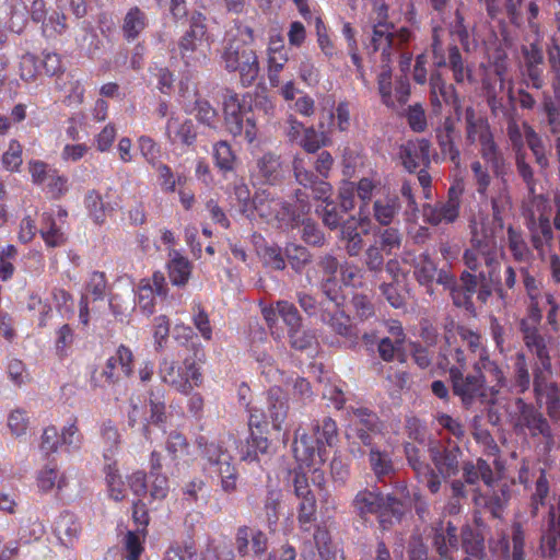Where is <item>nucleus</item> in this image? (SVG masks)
Segmentation results:
<instances>
[{
  "label": "nucleus",
  "mask_w": 560,
  "mask_h": 560,
  "mask_svg": "<svg viewBox=\"0 0 560 560\" xmlns=\"http://www.w3.org/2000/svg\"><path fill=\"white\" fill-rule=\"evenodd\" d=\"M215 166L223 173L233 172L237 162L236 155L226 141H219L213 145Z\"/></svg>",
  "instance_id": "bf43d9fd"
},
{
  "label": "nucleus",
  "mask_w": 560,
  "mask_h": 560,
  "mask_svg": "<svg viewBox=\"0 0 560 560\" xmlns=\"http://www.w3.org/2000/svg\"><path fill=\"white\" fill-rule=\"evenodd\" d=\"M210 45L207 18L200 11H194L189 18L188 28L178 38L174 52L185 67L196 69L209 60Z\"/></svg>",
  "instance_id": "39448f33"
},
{
  "label": "nucleus",
  "mask_w": 560,
  "mask_h": 560,
  "mask_svg": "<svg viewBox=\"0 0 560 560\" xmlns=\"http://www.w3.org/2000/svg\"><path fill=\"white\" fill-rule=\"evenodd\" d=\"M285 259L288 260L291 268L301 273L306 265L311 262V253L308 249L302 245H298L294 243H289L285 248Z\"/></svg>",
  "instance_id": "e2e57ef3"
},
{
  "label": "nucleus",
  "mask_w": 560,
  "mask_h": 560,
  "mask_svg": "<svg viewBox=\"0 0 560 560\" xmlns=\"http://www.w3.org/2000/svg\"><path fill=\"white\" fill-rule=\"evenodd\" d=\"M452 389L455 396L459 397L462 404L469 408L476 402L485 405H494L491 396L488 393V385L486 384V375L477 373L464 374L459 370L452 371L450 376Z\"/></svg>",
  "instance_id": "9d476101"
},
{
  "label": "nucleus",
  "mask_w": 560,
  "mask_h": 560,
  "mask_svg": "<svg viewBox=\"0 0 560 560\" xmlns=\"http://www.w3.org/2000/svg\"><path fill=\"white\" fill-rule=\"evenodd\" d=\"M527 350L535 357L533 363V376L553 370L550 347L551 337H547L540 328L527 327L520 329Z\"/></svg>",
  "instance_id": "2eb2a0df"
},
{
  "label": "nucleus",
  "mask_w": 560,
  "mask_h": 560,
  "mask_svg": "<svg viewBox=\"0 0 560 560\" xmlns=\"http://www.w3.org/2000/svg\"><path fill=\"white\" fill-rule=\"evenodd\" d=\"M252 207L259 218L278 229H293L299 223L300 215L294 207L267 190H260L254 195Z\"/></svg>",
  "instance_id": "0eeeda50"
},
{
  "label": "nucleus",
  "mask_w": 560,
  "mask_h": 560,
  "mask_svg": "<svg viewBox=\"0 0 560 560\" xmlns=\"http://www.w3.org/2000/svg\"><path fill=\"white\" fill-rule=\"evenodd\" d=\"M352 506L354 512L361 518H366L368 515L381 514L383 511V494L377 490H360L353 501Z\"/></svg>",
  "instance_id": "4c0bfd02"
},
{
  "label": "nucleus",
  "mask_w": 560,
  "mask_h": 560,
  "mask_svg": "<svg viewBox=\"0 0 560 560\" xmlns=\"http://www.w3.org/2000/svg\"><path fill=\"white\" fill-rule=\"evenodd\" d=\"M525 538L526 533L521 522H513L511 525V540L503 537L502 557L505 560H525Z\"/></svg>",
  "instance_id": "c9c22d12"
},
{
  "label": "nucleus",
  "mask_w": 560,
  "mask_h": 560,
  "mask_svg": "<svg viewBox=\"0 0 560 560\" xmlns=\"http://www.w3.org/2000/svg\"><path fill=\"white\" fill-rule=\"evenodd\" d=\"M40 236L48 247H59L66 243V236L57 226L51 213L44 212L40 221Z\"/></svg>",
  "instance_id": "5fc2aeb1"
},
{
  "label": "nucleus",
  "mask_w": 560,
  "mask_h": 560,
  "mask_svg": "<svg viewBox=\"0 0 560 560\" xmlns=\"http://www.w3.org/2000/svg\"><path fill=\"white\" fill-rule=\"evenodd\" d=\"M84 207L94 223L101 225L106 220V214L114 211V207L109 202H105L101 192L91 189L85 194Z\"/></svg>",
  "instance_id": "de8ad7c7"
},
{
  "label": "nucleus",
  "mask_w": 560,
  "mask_h": 560,
  "mask_svg": "<svg viewBox=\"0 0 560 560\" xmlns=\"http://www.w3.org/2000/svg\"><path fill=\"white\" fill-rule=\"evenodd\" d=\"M165 136L173 145L190 147L197 139L194 122L172 114L166 121Z\"/></svg>",
  "instance_id": "b1692460"
},
{
  "label": "nucleus",
  "mask_w": 560,
  "mask_h": 560,
  "mask_svg": "<svg viewBox=\"0 0 560 560\" xmlns=\"http://www.w3.org/2000/svg\"><path fill=\"white\" fill-rule=\"evenodd\" d=\"M147 411V405L140 397H130L127 409L128 425L135 428L136 424L141 423L142 435L145 440H151Z\"/></svg>",
  "instance_id": "3c124183"
},
{
  "label": "nucleus",
  "mask_w": 560,
  "mask_h": 560,
  "mask_svg": "<svg viewBox=\"0 0 560 560\" xmlns=\"http://www.w3.org/2000/svg\"><path fill=\"white\" fill-rule=\"evenodd\" d=\"M438 283L451 291L453 303L456 306L464 307L467 311H472L475 308L472 295L458 287L456 278L451 271L441 269L438 277Z\"/></svg>",
  "instance_id": "c03bdc74"
},
{
  "label": "nucleus",
  "mask_w": 560,
  "mask_h": 560,
  "mask_svg": "<svg viewBox=\"0 0 560 560\" xmlns=\"http://www.w3.org/2000/svg\"><path fill=\"white\" fill-rule=\"evenodd\" d=\"M138 150L144 161L154 166L161 162V145L150 136L142 135L137 139Z\"/></svg>",
  "instance_id": "0e129e2a"
},
{
  "label": "nucleus",
  "mask_w": 560,
  "mask_h": 560,
  "mask_svg": "<svg viewBox=\"0 0 560 560\" xmlns=\"http://www.w3.org/2000/svg\"><path fill=\"white\" fill-rule=\"evenodd\" d=\"M67 27V16L65 13L54 11L49 16L46 15L45 20L42 22V34L47 38H52L63 34Z\"/></svg>",
  "instance_id": "338daca9"
},
{
  "label": "nucleus",
  "mask_w": 560,
  "mask_h": 560,
  "mask_svg": "<svg viewBox=\"0 0 560 560\" xmlns=\"http://www.w3.org/2000/svg\"><path fill=\"white\" fill-rule=\"evenodd\" d=\"M247 95H240L228 90L223 101L224 122L226 130L237 137L245 132L244 117L249 113L247 107Z\"/></svg>",
  "instance_id": "aec40b11"
},
{
  "label": "nucleus",
  "mask_w": 560,
  "mask_h": 560,
  "mask_svg": "<svg viewBox=\"0 0 560 560\" xmlns=\"http://www.w3.org/2000/svg\"><path fill=\"white\" fill-rule=\"evenodd\" d=\"M533 386V368L529 369L524 352H516L513 359V372L510 380V390L517 395L525 394Z\"/></svg>",
  "instance_id": "7c9ffc66"
},
{
  "label": "nucleus",
  "mask_w": 560,
  "mask_h": 560,
  "mask_svg": "<svg viewBox=\"0 0 560 560\" xmlns=\"http://www.w3.org/2000/svg\"><path fill=\"white\" fill-rule=\"evenodd\" d=\"M294 495L299 500L296 520L301 532L311 533L317 521V500L304 472L295 471L293 478Z\"/></svg>",
  "instance_id": "f8f14e48"
},
{
  "label": "nucleus",
  "mask_w": 560,
  "mask_h": 560,
  "mask_svg": "<svg viewBox=\"0 0 560 560\" xmlns=\"http://www.w3.org/2000/svg\"><path fill=\"white\" fill-rule=\"evenodd\" d=\"M101 438L103 441V457L106 463L116 462L115 456L120 445V434L112 420H106L101 425Z\"/></svg>",
  "instance_id": "09e8293b"
},
{
  "label": "nucleus",
  "mask_w": 560,
  "mask_h": 560,
  "mask_svg": "<svg viewBox=\"0 0 560 560\" xmlns=\"http://www.w3.org/2000/svg\"><path fill=\"white\" fill-rule=\"evenodd\" d=\"M282 491L279 488H269L262 500V513L270 529H275L278 524L280 509L282 503Z\"/></svg>",
  "instance_id": "603ef678"
},
{
  "label": "nucleus",
  "mask_w": 560,
  "mask_h": 560,
  "mask_svg": "<svg viewBox=\"0 0 560 560\" xmlns=\"http://www.w3.org/2000/svg\"><path fill=\"white\" fill-rule=\"evenodd\" d=\"M320 318L335 334L345 338L351 345H357L360 336L359 329L341 307L330 310L322 302Z\"/></svg>",
  "instance_id": "4be33fe9"
},
{
  "label": "nucleus",
  "mask_w": 560,
  "mask_h": 560,
  "mask_svg": "<svg viewBox=\"0 0 560 560\" xmlns=\"http://www.w3.org/2000/svg\"><path fill=\"white\" fill-rule=\"evenodd\" d=\"M463 260L466 267L478 275L479 279L497 281L501 276V261L497 243L486 234H480L476 225L471 229L470 246L465 249Z\"/></svg>",
  "instance_id": "423d86ee"
},
{
  "label": "nucleus",
  "mask_w": 560,
  "mask_h": 560,
  "mask_svg": "<svg viewBox=\"0 0 560 560\" xmlns=\"http://www.w3.org/2000/svg\"><path fill=\"white\" fill-rule=\"evenodd\" d=\"M149 19L147 13L139 7L130 8L124 16L121 24L122 37L128 42H135L148 27Z\"/></svg>",
  "instance_id": "a19ab883"
},
{
  "label": "nucleus",
  "mask_w": 560,
  "mask_h": 560,
  "mask_svg": "<svg viewBox=\"0 0 560 560\" xmlns=\"http://www.w3.org/2000/svg\"><path fill=\"white\" fill-rule=\"evenodd\" d=\"M525 140L530 149L536 163L540 168L545 170L549 166V160L546 154L545 145L541 137L528 124L524 122Z\"/></svg>",
  "instance_id": "13d9d810"
},
{
  "label": "nucleus",
  "mask_w": 560,
  "mask_h": 560,
  "mask_svg": "<svg viewBox=\"0 0 560 560\" xmlns=\"http://www.w3.org/2000/svg\"><path fill=\"white\" fill-rule=\"evenodd\" d=\"M108 289L107 278L103 271H93L89 275V278L84 284L88 299L92 301H103L106 296Z\"/></svg>",
  "instance_id": "052dcab7"
},
{
  "label": "nucleus",
  "mask_w": 560,
  "mask_h": 560,
  "mask_svg": "<svg viewBox=\"0 0 560 560\" xmlns=\"http://www.w3.org/2000/svg\"><path fill=\"white\" fill-rule=\"evenodd\" d=\"M36 481L42 492H49L55 487L61 490L67 486V478L63 474L59 472L56 464L43 467L37 474Z\"/></svg>",
  "instance_id": "864d4df0"
},
{
  "label": "nucleus",
  "mask_w": 560,
  "mask_h": 560,
  "mask_svg": "<svg viewBox=\"0 0 560 560\" xmlns=\"http://www.w3.org/2000/svg\"><path fill=\"white\" fill-rule=\"evenodd\" d=\"M509 500L510 490L506 486H502L500 489L488 490L485 493L475 491L474 494L475 504L489 511L493 518H501Z\"/></svg>",
  "instance_id": "cd10ccee"
},
{
  "label": "nucleus",
  "mask_w": 560,
  "mask_h": 560,
  "mask_svg": "<svg viewBox=\"0 0 560 560\" xmlns=\"http://www.w3.org/2000/svg\"><path fill=\"white\" fill-rule=\"evenodd\" d=\"M369 463L378 481H383L395 471L389 454L387 452H381L378 448H370Z\"/></svg>",
  "instance_id": "6e6d98bb"
},
{
  "label": "nucleus",
  "mask_w": 560,
  "mask_h": 560,
  "mask_svg": "<svg viewBox=\"0 0 560 560\" xmlns=\"http://www.w3.org/2000/svg\"><path fill=\"white\" fill-rule=\"evenodd\" d=\"M455 125L452 117H446L442 126L435 130L436 141L441 153L447 158L456 167L460 166V151L454 140Z\"/></svg>",
  "instance_id": "c85d7f7f"
},
{
  "label": "nucleus",
  "mask_w": 560,
  "mask_h": 560,
  "mask_svg": "<svg viewBox=\"0 0 560 560\" xmlns=\"http://www.w3.org/2000/svg\"><path fill=\"white\" fill-rule=\"evenodd\" d=\"M412 37V31L407 26L396 28L393 23L387 21H380L373 25L371 46L373 52L381 51L383 63L377 75V89L382 103L389 108L404 106L410 96V83L407 75L397 78L393 90L390 62L392 57L398 54Z\"/></svg>",
  "instance_id": "f257e3e1"
},
{
  "label": "nucleus",
  "mask_w": 560,
  "mask_h": 560,
  "mask_svg": "<svg viewBox=\"0 0 560 560\" xmlns=\"http://www.w3.org/2000/svg\"><path fill=\"white\" fill-rule=\"evenodd\" d=\"M549 493L550 483L547 477V471L541 468L539 470V476L534 482V489L529 497L528 513L530 517L535 518L539 515L540 510L547 504Z\"/></svg>",
  "instance_id": "37998d69"
},
{
  "label": "nucleus",
  "mask_w": 560,
  "mask_h": 560,
  "mask_svg": "<svg viewBox=\"0 0 560 560\" xmlns=\"http://www.w3.org/2000/svg\"><path fill=\"white\" fill-rule=\"evenodd\" d=\"M248 110L252 113V116H246V128H245V138L252 143L257 137V127H256V118L255 115H262L266 119L273 116L275 114V103L272 100L265 94H256L254 98L249 96Z\"/></svg>",
  "instance_id": "bb28decb"
},
{
  "label": "nucleus",
  "mask_w": 560,
  "mask_h": 560,
  "mask_svg": "<svg viewBox=\"0 0 560 560\" xmlns=\"http://www.w3.org/2000/svg\"><path fill=\"white\" fill-rule=\"evenodd\" d=\"M411 266L413 268L412 273L417 282L427 289V292L433 293V284L438 283V277L441 269H438L436 264L424 252L413 258Z\"/></svg>",
  "instance_id": "c756f323"
},
{
  "label": "nucleus",
  "mask_w": 560,
  "mask_h": 560,
  "mask_svg": "<svg viewBox=\"0 0 560 560\" xmlns=\"http://www.w3.org/2000/svg\"><path fill=\"white\" fill-rule=\"evenodd\" d=\"M463 550L470 557L483 559L486 556L485 537L482 533L470 525H465L460 530Z\"/></svg>",
  "instance_id": "a18cd8bd"
},
{
  "label": "nucleus",
  "mask_w": 560,
  "mask_h": 560,
  "mask_svg": "<svg viewBox=\"0 0 560 560\" xmlns=\"http://www.w3.org/2000/svg\"><path fill=\"white\" fill-rule=\"evenodd\" d=\"M533 393L536 404L545 405L549 418L560 420V384L553 370L533 376Z\"/></svg>",
  "instance_id": "4468645a"
},
{
  "label": "nucleus",
  "mask_w": 560,
  "mask_h": 560,
  "mask_svg": "<svg viewBox=\"0 0 560 560\" xmlns=\"http://www.w3.org/2000/svg\"><path fill=\"white\" fill-rule=\"evenodd\" d=\"M551 224L546 214L537 217L530 212L525 215V226L529 233L530 244L540 258L546 256L547 249L551 247L555 238Z\"/></svg>",
  "instance_id": "a211bd4d"
},
{
  "label": "nucleus",
  "mask_w": 560,
  "mask_h": 560,
  "mask_svg": "<svg viewBox=\"0 0 560 560\" xmlns=\"http://www.w3.org/2000/svg\"><path fill=\"white\" fill-rule=\"evenodd\" d=\"M458 542L457 527L452 522H447L445 526L440 525L435 528L433 547L440 557L452 559L454 552L458 549Z\"/></svg>",
  "instance_id": "f704fd0d"
},
{
  "label": "nucleus",
  "mask_w": 560,
  "mask_h": 560,
  "mask_svg": "<svg viewBox=\"0 0 560 560\" xmlns=\"http://www.w3.org/2000/svg\"><path fill=\"white\" fill-rule=\"evenodd\" d=\"M355 420L351 425L354 436L365 446H372L374 435L380 433V420L376 413L366 408L354 411Z\"/></svg>",
  "instance_id": "a878e982"
},
{
  "label": "nucleus",
  "mask_w": 560,
  "mask_h": 560,
  "mask_svg": "<svg viewBox=\"0 0 560 560\" xmlns=\"http://www.w3.org/2000/svg\"><path fill=\"white\" fill-rule=\"evenodd\" d=\"M431 52L433 65L436 68H450L457 84L471 82L472 71L463 59L459 48L455 44H450L447 49H444L439 37V28L433 30Z\"/></svg>",
  "instance_id": "9b49d317"
},
{
  "label": "nucleus",
  "mask_w": 560,
  "mask_h": 560,
  "mask_svg": "<svg viewBox=\"0 0 560 560\" xmlns=\"http://www.w3.org/2000/svg\"><path fill=\"white\" fill-rule=\"evenodd\" d=\"M248 541H252V552L254 556L262 555L268 547V538L260 529L242 525L236 529L235 549L240 557L249 555Z\"/></svg>",
  "instance_id": "393cba45"
},
{
  "label": "nucleus",
  "mask_w": 560,
  "mask_h": 560,
  "mask_svg": "<svg viewBox=\"0 0 560 560\" xmlns=\"http://www.w3.org/2000/svg\"><path fill=\"white\" fill-rule=\"evenodd\" d=\"M378 246L388 255L398 250L402 243V233L398 228L387 225L376 234Z\"/></svg>",
  "instance_id": "69168bd1"
},
{
  "label": "nucleus",
  "mask_w": 560,
  "mask_h": 560,
  "mask_svg": "<svg viewBox=\"0 0 560 560\" xmlns=\"http://www.w3.org/2000/svg\"><path fill=\"white\" fill-rule=\"evenodd\" d=\"M453 337L452 330H448L445 336L446 347L441 350L439 366L448 372L452 376V371L457 369L459 372H465L467 368V358L465 352L459 347H453L451 338Z\"/></svg>",
  "instance_id": "58836bf2"
},
{
  "label": "nucleus",
  "mask_w": 560,
  "mask_h": 560,
  "mask_svg": "<svg viewBox=\"0 0 560 560\" xmlns=\"http://www.w3.org/2000/svg\"><path fill=\"white\" fill-rule=\"evenodd\" d=\"M135 357L132 350L126 345H120L105 362L100 375L96 372L92 376L95 385H114L120 380L133 374Z\"/></svg>",
  "instance_id": "ddd939ff"
},
{
  "label": "nucleus",
  "mask_w": 560,
  "mask_h": 560,
  "mask_svg": "<svg viewBox=\"0 0 560 560\" xmlns=\"http://www.w3.org/2000/svg\"><path fill=\"white\" fill-rule=\"evenodd\" d=\"M81 529L79 518L69 511L61 512L55 522V533L65 546H72L78 540Z\"/></svg>",
  "instance_id": "e433bc0d"
},
{
  "label": "nucleus",
  "mask_w": 560,
  "mask_h": 560,
  "mask_svg": "<svg viewBox=\"0 0 560 560\" xmlns=\"http://www.w3.org/2000/svg\"><path fill=\"white\" fill-rule=\"evenodd\" d=\"M288 400L279 387L270 388L268 392V412L276 430H281L288 415Z\"/></svg>",
  "instance_id": "49530a36"
},
{
  "label": "nucleus",
  "mask_w": 560,
  "mask_h": 560,
  "mask_svg": "<svg viewBox=\"0 0 560 560\" xmlns=\"http://www.w3.org/2000/svg\"><path fill=\"white\" fill-rule=\"evenodd\" d=\"M104 472L110 498L121 501L125 498V485L118 472L117 462L106 463Z\"/></svg>",
  "instance_id": "680f3d73"
},
{
  "label": "nucleus",
  "mask_w": 560,
  "mask_h": 560,
  "mask_svg": "<svg viewBox=\"0 0 560 560\" xmlns=\"http://www.w3.org/2000/svg\"><path fill=\"white\" fill-rule=\"evenodd\" d=\"M401 209L399 197L395 194H387L377 198L373 203V218L384 226L390 225Z\"/></svg>",
  "instance_id": "ea45409f"
},
{
  "label": "nucleus",
  "mask_w": 560,
  "mask_h": 560,
  "mask_svg": "<svg viewBox=\"0 0 560 560\" xmlns=\"http://www.w3.org/2000/svg\"><path fill=\"white\" fill-rule=\"evenodd\" d=\"M506 246L514 261L522 264L533 259V252L521 229L513 225L508 226Z\"/></svg>",
  "instance_id": "79ce46f5"
},
{
  "label": "nucleus",
  "mask_w": 560,
  "mask_h": 560,
  "mask_svg": "<svg viewBox=\"0 0 560 560\" xmlns=\"http://www.w3.org/2000/svg\"><path fill=\"white\" fill-rule=\"evenodd\" d=\"M165 450L173 460H178L188 454L189 443L183 433L172 431L167 435Z\"/></svg>",
  "instance_id": "774afa93"
},
{
  "label": "nucleus",
  "mask_w": 560,
  "mask_h": 560,
  "mask_svg": "<svg viewBox=\"0 0 560 560\" xmlns=\"http://www.w3.org/2000/svg\"><path fill=\"white\" fill-rule=\"evenodd\" d=\"M431 459L440 475L444 478L456 476L459 471L462 451L458 445H431L429 448Z\"/></svg>",
  "instance_id": "5701e85b"
},
{
  "label": "nucleus",
  "mask_w": 560,
  "mask_h": 560,
  "mask_svg": "<svg viewBox=\"0 0 560 560\" xmlns=\"http://www.w3.org/2000/svg\"><path fill=\"white\" fill-rule=\"evenodd\" d=\"M474 371L480 374H485L486 378H489L490 385H488V393L491 396L493 402L498 400V396L502 388L508 385L506 375L495 360H491L488 349H481L478 360L472 364Z\"/></svg>",
  "instance_id": "412c9836"
},
{
  "label": "nucleus",
  "mask_w": 560,
  "mask_h": 560,
  "mask_svg": "<svg viewBox=\"0 0 560 560\" xmlns=\"http://www.w3.org/2000/svg\"><path fill=\"white\" fill-rule=\"evenodd\" d=\"M465 142L479 148V155L492 170L494 176L506 174V161L500 145L495 141L494 131L488 117L474 107L468 106L464 113Z\"/></svg>",
  "instance_id": "f03ea898"
},
{
  "label": "nucleus",
  "mask_w": 560,
  "mask_h": 560,
  "mask_svg": "<svg viewBox=\"0 0 560 560\" xmlns=\"http://www.w3.org/2000/svg\"><path fill=\"white\" fill-rule=\"evenodd\" d=\"M463 190V187L459 185H453L447 191L446 200L425 206L423 208L425 221L432 225L455 222L459 215Z\"/></svg>",
  "instance_id": "dca6fc26"
},
{
  "label": "nucleus",
  "mask_w": 560,
  "mask_h": 560,
  "mask_svg": "<svg viewBox=\"0 0 560 560\" xmlns=\"http://www.w3.org/2000/svg\"><path fill=\"white\" fill-rule=\"evenodd\" d=\"M432 144L428 139L408 140L399 148V159L404 168L416 173L420 167H430Z\"/></svg>",
  "instance_id": "6ab92c4d"
},
{
  "label": "nucleus",
  "mask_w": 560,
  "mask_h": 560,
  "mask_svg": "<svg viewBox=\"0 0 560 560\" xmlns=\"http://www.w3.org/2000/svg\"><path fill=\"white\" fill-rule=\"evenodd\" d=\"M515 407L518 412L517 423L526 428L533 438L542 436L547 442L553 441V433L547 418L539 409L525 401L522 397L515 399Z\"/></svg>",
  "instance_id": "f3484780"
},
{
  "label": "nucleus",
  "mask_w": 560,
  "mask_h": 560,
  "mask_svg": "<svg viewBox=\"0 0 560 560\" xmlns=\"http://www.w3.org/2000/svg\"><path fill=\"white\" fill-rule=\"evenodd\" d=\"M196 445L202 460L203 470L214 472L219 477L220 488L225 494L236 492L240 472L225 440H209L199 435L196 439Z\"/></svg>",
  "instance_id": "20e7f679"
},
{
  "label": "nucleus",
  "mask_w": 560,
  "mask_h": 560,
  "mask_svg": "<svg viewBox=\"0 0 560 560\" xmlns=\"http://www.w3.org/2000/svg\"><path fill=\"white\" fill-rule=\"evenodd\" d=\"M257 175L262 183L276 185L282 180L285 174V166L280 155L267 152L257 160Z\"/></svg>",
  "instance_id": "72a5a7b5"
},
{
  "label": "nucleus",
  "mask_w": 560,
  "mask_h": 560,
  "mask_svg": "<svg viewBox=\"0 0 560 560\" xmlns=\"http://www.w3.org/2000/svg\"><path fill=\"white\" fill-rule=\"evenodd\" d=\"M541 548L544 552L552 558L560 551V499L557 508L550 506L548 511L547 529L541 536Z\"/></svg>",
  "instance_id": "2f4dec72"
},
{
  "label": "nucleus",
  "mask_w": 560,
  "mask_h": 560,
  "mask_svg": "<svg viewBox=\"0 0 560 560\" xmlns=\"http://www.w3.org/2000/svg\"><path fill=\"white\" fill-rule=\"evenodd\" d=\"M338 441L337 423L330 417H325L320 422L316 421L312 428V434L300 433L298 430L292 444L294 458L300 469L314 467L325 462L326 446H332Z\"/></svg>",
  "instance_id": "7ed1b4c3"
},
{
  "label": "nucleus",
  "mask_w": 560,
  "mask_h": 560,
  "mask_svg": "<svg viewBox=\"0 0 560 560\" xmlns=\"http://www.w3.org/2000/svg\"><path fill=\"white\" fill-rule=\"evenodd\" d=\"M429 84L430 101L434 113H440L444 103L452 104L456 101L454 86L447 84L438 70L431 72Z\"/></svg>",
  "instance_id": "473e14b6"
},
{
  "label": "nucleus",
  "mask_w": 560,
  "mask_h": 560,
  "mask_svg": "<svg viewBox=\"0 0 560 560\" xmlns=\"http://www.w3.org/2000/svg\"><path fill=\"white\" fill-rule=\"evenodd\" d=\"M316 212L320 215L323 223L325 226L330 230L338 229L343 221H346V215L349 210H343L341 205L335 200H330L326 202L324 206H320L316 209Z\"/></svg>",
  "instance_id": "4d7b16f0"
},
{
  "label": "nucleus",
  "mask_w": 560,
  "mask_h": 560,
  "mask_svg": "<svg viewBox=\"0 0 560 560\" xmlns=\"http://www.w3.org/2000/svg\"><path fill=\"white\" fill-rule=\"evenodd\" d=\"M224 68L228 72H237L241 84L245 88L253 85L260 68L256 51L241 45L238 40H231L222 54Z\"/></svg>",
  "instance_id": "1a4fd4ad"
},
{
  "label": "nucleus",
  "mask_w": 560,
  "mask_h": 560,
  "mask_svg": "<svg viewBox=\"0 0 560 560\" xmlns=\"http://www.w3.org/2000/svg\"><path fill=\"white\" fill-rule=\"evenodd\" d=\"M190 261L174 250L171 260L167 264L168 278L173 285L184 287L187 284L191 275Z\"/></svg>",
  "instance_id": "8fccbe9b"
},
{
  "label": "nucleus",
  "mask_w": 560,
  "mask_h": 560,
  "mask_svg": "<svg viewBox=\"0 0 560 560\" xmlns=\"http://www.w3.org/2000/svg\"><path fill=\"white\" fill-rule=\"evenodd\" d=\"M159 375L163 383L174 387L177 392L188 395L194 387L202 384V373L197 363V352L187 357L183 364L176 366L175 361L164 358L159 364Z\"/></svg>",
  "instance_id": "6e6552de"
}]
</instances>
